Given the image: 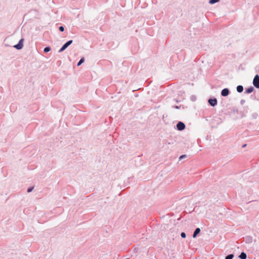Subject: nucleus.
Listing matches in <instances>:
<instances>
[{"label": "nucleus", "mask_w": 259, "mask_h": 259, "mask_svg": "<svg viewBox=\"0 0 259 259\" xmlns=\"http://www.w3.org/2000/svg\"><path fill=\"white\" fill-rule=\"evenodd\" d=\"M51 49L50 47H47L45 48L44 51L45 53H48V52H50L51 51Z\"/></svg>", "instance_id": "12"}, {"label": "nucleus", "mask_w": 259, "mask_h": 259, "mask_svg": "<svg viewBox=\"0 0 259 259\" xmlns=\"http://www.w3.org/2000/svg\"><path fill=\"white\" fill-rule=\"evenodd\" d=\"M234 255L233 254H230L226 256L225 259H232Z\"/></svg>", "instance_id": "13"}, {"label": "nucleus", "mask_w": 259, "mask_h": 259, "mask_svg": "<svg viewBox=\"0 0 259 259\" xmlns=\"http://www.w3.org/2000/svg\"><path fill=\"white\" fill-rule=\"evenodd\" d=\"M245 101L244 100H241L240 101V103L241 105H243V104L245 103Z\"/></svg>", "instance_id": "20"}, {"label": "nucleus", "mask_w": 259, "mask_h": 259, "mask_svg": "<svg viewBox=\"0 0 259 259\" xmlns=\"http://www.w3.org/2000/svg\"><path fill=\"white\" fill-rule=\"evenodd\" d=\"M72 40H70L67 41L63 45L61 48L59 50V52L61 53L64 51L69 46H70L72 43Z\"/></svg>", "instance_id": "1"}, {"label": "nucleus", "mask_w": 259, "mask_h": 259, "mask_svg": "<svg viewBox=\"0 0 259 259\" xmlns=\"http://www.w3.org/2000/svg\"><path fill=\"white\" fill-rule=\"evenodd\" d=\"M220 0H210L209 3L210 4H213L215 3L219 2Z\"/></svg>", "instance_id": "15"}, {"label": "nucleus", "mask_w": 259, "mask_h": 259, "mask_svg": "<svg viewBox=\"0 0 259 259\" xmlns=\"http://www.w3.org/2000/svg\"><path fill=\"white\" fill-rule=\"evenodd\" d=\"M237 91L238 93H241L243 91V87L242 85H239L237 87Z\"/></svg>", "instance_id": "10"}, {"label": "nucleus", "mask_w": 259, "mask_h": 259, "mask_svg": "<svg viewBox=\"0 0 259 259\" xmlns=\"http://www.w3.org/2000/svg\"><path fill=\"white\" fill-rule=\"evenodd\" d=\"M181 236L182 238H185V237H186V234H185V233H184V232H182V233H181Z\"/></svg>", "instance_id": "19"}, {"label": "nucleus", "mask_w": 259, "mask_h": 259, "mask_svg": "<svg viewBox=\"0 0 259 259\" xmlns=\"http://www.w3.org/2000/svg\"><path fill=\"white\" fill-rule=\"evenodd\" d=\"M200 232V229L199 228H196L193 234V237L195 238Z\"/></svg>", "instance_id": "7"}, {"label": "nucleus", "mask_w": 259, "mask_h": 259, "mask_svg": "<svg viewBox=\"0 0 259 259\" xmlns=\"http://www.w3.org/2000/svg\"><path fill=\"white\" fill-rule=\"evenodd\" d=\"M230 91L228 89L225 88L222 90L221 95L223 97H226L229 94Z\"/></svg>", "instance_id": "6"}, {"label": "nucleus", "mask_w": 259, "mask_h": 259, "mask_svg": "<svg viewBox=\"0 0 259 259\" xmlns=\"http://www.w3.org/2000/svg\"><path fill=\"white\" fill-rule=\"evenodd\" d=\"M84 62V58H81V59L79 61V62L77 63V66H80L82 63H83Z\"/></svg>", "instance_id": "11"}, {"label": "nucleus", "mask_w": 259, "mask_h": 259, "mask_svg": "<svg viewBox=\"0 0 259 259\" xmlns=\"http://www.w3.org/2000/svg\"><path fill=\"white\" fill-rule=\"evenodd\" d=\"M24 41L23 39H21L18 44L15 45L14 47L17 50H20L23 48V42Z\"/></svg>", "instance_id": "4"}, {"label": "nucleus", "mask_w": 259, "mask_h": 259, "mask_svg": "<svg viewBox=\"0 0 259 259\" xmlns=\"http://www.w3.org/2000/svg\"><path fill=\"white\" fill-rule=\"evenodd\" d=\"M175 108H176V109H179V107L178 106H175Z\"/></svg>", "instance_id": "21"}, {"label": "nucleus", "mask_w": 259, "mask_h": 259, "mask_svg": "<svg viewBox=\"0 0 259 259\" xmlns=\"http://www.w3.org/2000/svg\"><path fill=\"white\" fill-rule=\"evenodd\" d=\"M126 259H129V258H126Z\"/></svg>", "instance_id": "22"}, {"label": "nucleus", "mask_w": 259, "mask_h": 259, "mask_svg": "<svg viewBox=\"0 0 259 259\" xmlns=\"http://www.w3.org/2000/svg\"><path fill=\"white\" fill-rule=\"evenodd\" d=\"M246 254L244 252H242L239 256V257L241 259H246Z\"/></svg>", "instance_id": "8"}, {"label": "nucleus", "mask_w": 259, "mask_h": 259, "mask_svg": "<svg viewBox=\"0 0 259 259\" xmlns=\"http://www.w3.org/2000/svg\"><path fill=\"white\" fill-rule=\"evenodd\" d=\"M253 90H254V89L252 87H250L246 89L245 92L246 93L249 94V93H252L253 92Z\"/></svg>", "instance_id": "9"}, {"label": "nucleus", "mask_w": 259, "mask_h": 259, "mask_svg": "<svg viewBox=\"0 0 259 259\" xmlns=\"http://www.w3.org/2000/svg\"><path fill=\"white\" fill-rule=\"evenodd\" d=\"M253 84L257 89H259V75H255L253 80Z\"/></svg>", "instance_id": "2"}, {"label": "nucleus", "mask_w": 259, "mask_h": 259, "mask_svg": "<svg viewBox=\"0 0 259 259\" xmlns=\"http://www.w3.org/2000/svg\"><path fill=\"white\" fill-rule=\"evenodd\" d=\"M177 128L179 131H182L185 128V124L183 122L179 121L177 124Z\"/></svg>", "instance_id": "3"}, {"label": "nucleus", "mask_w": 259, "mask_h": 259, "mask_svg": "<svg viewBox=\"0 0 259 259\" xmlns=\"http://www.w3.org/2000/svg\"><path fill=\"white\" fill-rule=\"evenodd\" d=\"M246 241L247 243L251 242H252V238H251V237H250L249 236L247 237L246 238Z\"/></svg>", "instance_id": "14"}, {"label": "nucleus", "mask_w": 259, "mask_h": 259, "mask_svg": "<svg viewBox=\"0 0 259 259\" xmlns=\"http://www.w3.org/2000/svg\"><path fill=\"white\" fill-rule=\"evenodd\" d=\"M186 157V155H181L180 157H179V160H182L183 159V158H185Z\"/></svg>", "instance_id": "18"}, {"label": "nucleus", "mask_w": 259, "mask_h": 259, "mask_svg": "<svg viewBox=\"0 0 259 259\" xmlns=\"http://www.w3.org/2000/svg\"><path fill=\"white\" fill-rule=\"evenodd\" d=\"M209 104L211 106H215L217 104V100L215 98L214 99H209L208 101Z\"/></svg>", "instance_id": "5"}, {"label": "nucleus", "mask_w": 259, "mask_h": 259, "mask_svg": "<svg viewBox=\"0 0 259 259\" xmlns=\"http://www.w3.org/2000/svg\"><path fill=\"white\" fill-rule=\"evenodd\" d=\"M33 189H34L33 187L29 188L27 189V192L30 193V192H32L33 191Z\"/></svg>", "instance_id": "16"}, {"label": "nucleus", "mask_w": 259, "mask_h": 259, "mask_svg": "<svg viewBox=\"0 0 259 259\" xmlns=\"http://www.w3.org/2000/svg\"><path fill=\"white\" fill-rule=\"evenodd\" d=\"M59 30H60V31L63 32V31H64V27H63V26H60V27H59Z\"/></svg>", "instance_id": "17"}]
</instances>
